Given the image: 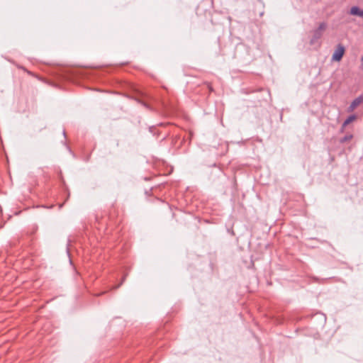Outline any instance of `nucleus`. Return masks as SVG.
Here are the masks:
<instances>
[{
  "label": "nucleus",
  "mask_w": 363,
  "mask_h": 363,
  "mask_svg": "<svg viewBox=\"0 0 363 363\" xmlns=\"http://www.w3.org/2000/svg\"><path fill=\"white\" fill-rule=\"evenodd\" d=\"M344 129H345V128H343V126L342 125L341 132H343Z\"/></svg>",
  "instance_id": "nucleus-10"
},
{
  "label": "nucleus",
  "mask_w": 363,
  "mask_h": 363,
  "mask_svg": "<svg viewBox=\"0 0 363 363\" xmlns=\"http://www.w3.org/2000/svg\"><path fill=\"white\" fill-rule=\"evenodd\" d=\"M326 28V23L323 22L320 23L318 28L316 29V30H320V33H322L323 30H324Z\"/></svg>",
  "instance_id": "nucleus-7"
},
{
  "label": "nucleus",
  "mask_w": 363,
  "mask_h": 363,
  "mask_svg": "<svg viewBox=\"0 0 363 363\" xmlns=\"http://www.w3.org/2000/svg\"><path fill=\"white\" fill-rule=\"evenodd\" d=\"M350 13L353 16H358L363 18V9H360L357 6H352L350 9Z\"/></svg>",
  "instance_id": "nucleus-3"
},
{
  "label": "nucleus",
  "mask_w": 363,
  "mask_h": 363,
  "mask_svg": "<svg viewBox=\"0 0 363 363\" xmlns=\"http://www.w3.org/2000/svg\"><path fill=\"white\" fill-rule=\"evenodd\" d=\"M353 138V135L352 134L346 135L342 138L340 139V142L341 143H344L348 140H350Z\"/></svg>",
  "instance_id": "nucleus-6"
},
{
  "label": "nucleus",
  "mask_w": 363,
  "mask_h": 363,
  "mask_svg": "<svg viewBox=\"0 0 363 363\" xmlns=\"http://www.w3.org/2000/svg\"><path fill=\"white\" fill-rule=\"evenodd\" d=\"M344 52H345L344 47L339 45L337 48L335 50V51L334 52V53L333 55V57H332L333 60L340 61L344 55Z\"/></svg>",
  "instance_id": "nucleus-1"
},
{
  "label": "nucleus",
  "mask_w": 363,
  "mask_h": 363,
  "mask_svg": "<svg viewBox=\"0 0 363 363\" xmlns=\"http://www.w3.org/2000/svg\"><path fill=\"white\" fill-rule=\"evenodd\" d=\"M361 61H362V65L363 67V56L362 57Z\"/></svg>",
  "instance_id": "nucleus-9"
},
{
  "label": "nucleus",
  "mask_w": 363,
  "mask_h": 363,
  "mask_svg": "<svg viewBox=\"0 0 363 363\" xmlns=\"http://www.w3.org/2000/svg\"><path fill=\"white\" fill-rule=\"evenodd\" d=\"M356 119L355 115H351L347 117V118L343 122L342 126L343 128H345L348 124H350L351 122L354 121Z\"/></svg>",
  "instance_id": "nucleus-5"
},
{
  "label": "nucleus",
  "mask_w": 363,
  "mask_h": 363,
  "mask_svg": "<svg viewBox=\"0 0 363 363\" xmlns=\"http://www.w3.org/2000/svg\"><path fill=\"white\" fill-rule=\"evenodd\" d=\"M125 279V277H124L123 278L122 281L118 285H117L115 288L116 289L118 288L122 284V283L124 281Z\"/></svg>",
  "instance_id": "nucleus-8"
},
{
  "label": "nucleus",
  "mask_w": 363,
  "mask_h": 363,
  "mask_svg": "<svg viewBox=\"0 0 363 363\" xmlns=\"http://www.w3.org/2000/svg\"><path fill=\"white\" fill-rule=\"evenodd\" d=\"M363 101V96H359L357 98L354 99L352 103L350 104L348 111H352L354 108L358 106Z\"/></svg>",
  "instance_id": "nucleus-2"
},
{
  "label": "nucleus",
  "mask_w": 363,
  "mask_h": 363,
  "mask_svg": "<svg viewBox=\"0 0 363 363\" xmlns=\"http://www.w3.org/2000/svg\"><path fill=\"white\" fill-rule=\"evenodd\" d=\"M322 36V33L320 32V30H315L313 31V36L311 40V44L315 43L316 40H318L320 37Z\"/></svg>",
  "instance_id": "nucleus-4"
}]
</instances>
